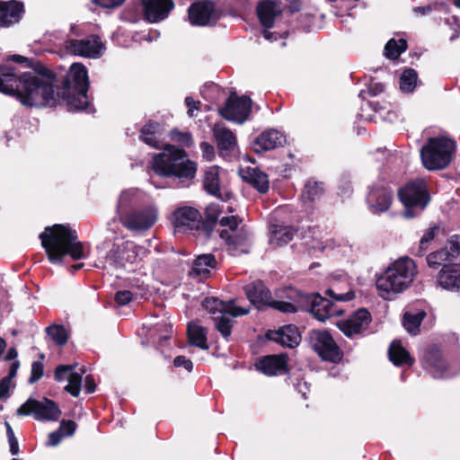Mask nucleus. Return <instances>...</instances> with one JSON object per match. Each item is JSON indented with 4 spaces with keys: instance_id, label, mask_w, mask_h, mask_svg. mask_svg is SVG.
Returning a JSON list of instances; mask_svg holds the SVG:
<instances>
[{
    "instance_id": "24",
    "label": "nucleus",
    "mask_w": 460,
    "mask_h": 460,
    "mask_svg": "<svg viewBox=\"0 0 460 460\" xmlns=\"http://www.w3.org/2000/svg\"><path fill=\"white\" fill-rule=\"evenodd\" d=\"M286 143L284 134L277 129H268L259 135L253 141L255 152H263L282 146Z\"/></svg>"
},
{
    "instance_id": "48",
    "label": "nucleus",
    "mask_w": 460,
    "mask_h": 460,
    "mask_svg": "<svg viewBox=\"0 0 460 460\" xmlns=\"http://www.w3.org/2000/svg\"><path fill=\"white\" fill-rule=\"evenodd\" d=\"M438 231V227L437 226H433L429 227L420 241V253L422 254L428 248V244L435 238L437 232Z\"/></svg>"
},
{
    "instance_id": "35",
    "label": "nucleus",
    "mask_w": 460,
    "mask_h": 460,
    "mask_svg": "<svg viewBox=\"0 0 460 460\" xmlns=\"http://www.w3.org/2000/svg\"><path fill=\"white\" fill-rule=\"evenodd\" d=\"M390 360L395 366H411L414 363L413 358L411 357L409 352L402 347L401 341H394L388 350Z\"/></svg>"
},
{
    "instance_id": "34",
    "label": "nucleus",
    "mask_w": 460,
    "mask_h": 460,
    "mask_svg": "<svg viewBox=\"0 0 460 460\" xmlns=\"http://www.w3.org/2000/svg\"><path fill=\"white\" fill-rule=\"evenodd\" d=\"M213 134L220 150L231 151L235 147L236 137L224 124H215Z\"/></svg>"
},
{
    "instance_id": "22",
    "label": "nucleus",
    "mask_w": 460,
    "mask_h": 460,
    "mask_svg": "<svg viewBox=\"0 0 460 460\" xmlns=\"http://www.w3.org/2000/svg\"><path fill=\"white\" fill-rule=\"evenodd\" d=\"M144 16L149 22L165 19L173 8L172 0H142Z\"/></svg>"
},
{
    "instance_id": "18",
    "label": "nucleus",
    "mask_w": 460,
    "mask_h": 460,
    "mask_svg": "<svg viewBox=\"0 0 460 460\" xmlns=\"http://www.w3.org/2000/svg\"><path fill=\"white\" fill-rule=\"evenodd\" d=\"M76 365H59L55 370V378L58 382L66 380L68 384L65 391L74 397H77L82 388V376L85 370L81 369L80 373L75 371Z\"/></svg>"
},
{
    "instance_id": "59",
    "label": "nucleus",
    "mask_w": 460,
    "mask_h": 460,
    "mask_svg": "<svg viewBox=\"0 0 460 460\" xmlns=\"http://www.w3.org/2000/svg\"><path fill=\"white\" fill-rule=\"evenodd\" d=\"M11 385L12 382H10V378L4 377L0 380V399L9 396Z\"/></svg>"
},
{
    "instance_id": "60",
    "label": "nucleus",
    "mask_w": 460,
    "mask_h": 460,
    "mask_svg": "<svg viewBox=\"0 0 460 460\" xmlns=\"http://www.w3.org/2000/svg\"><path fill=\"white\" fill-rule=\"evenodd\" d=\"M185 103L188 106V115L190 117L195 116L194 111L199 110V102H195L191 97L188 96L185 98Z\"/></svg>"
},
{
    "instance_id": "40",
    "label": "nucleus",
    "mask_w": 460,
    "mask_h": 460,
    "mask_svg": "<svg viewBox=\"0 0 460 460\" xmlns=\"http://www.w3.org/2000/svg\"><path fill=\"white\" fill-rule=\"evenodd\" d=\"M418 83V74L412 68H406L402 73L399 79V87L402 93H412Z\"/></svg>"
},
{
    "instance_id": "52",
    "label": "nucleus",
    "mask_w": 460,
    "mask_h": 460,
    "mask_svg": "<svg viewBox=\"0 0 460 460\" xmlns=\"http://www.w3.org/2000/svg\"><path fill=\"white\" fill-rule=\"evenodd\" d=\"M76 429V423L73 420H63L60 422L59 429L58 431H60V434L63 435V437H71L74 435L75 431Z\"/></svg>"
},
{
    "instance_id": "10",
    "label": "nucleus",
    "mask_w": 460,
    "mask_h": 460,
    "mask_svg": "<svg viewBox=\"0 0 460 460\" xmlns=\"http://www.w3.org/2000/svg\"><path fill=\"white\" fill-rule=\"evenodd\" d=\"M144 250L136 245L133 242H124L121 244H115L109 251L106 256V263L110 266L119 268L127 264H133L142 259Z\"/></svg>"
},
{
    "instance_id": "15",
    "label": "nucleus",
    "mask_w": 460,
    "mask_h": 460,
    "mask_svg": "<svg viewBox=\"0 0 460 460\" xmlns=\"http://www.w3.org/2000/svg\"><path fill=\"white\" fill-rule=\"evenodd\" d=\"M189 20L192 25H212L218 20V14L213 2L208 0L199 1L189 8Z\"/></svg>"
},
{
    "instance_id": "50",
    "label": "nucleus",
    "mask_w": 460,
    "mask_h": 460,
    "mask_svg": "<svg viewBox=\"0 0 460 460\" xmlns=\"http://www.w3.org/2000/svg\"><path fill=\"white\" fill-rule=\"evenodd\" d=\"M269 306L283 313H295L297 310V306L293 303L273 299H271Z\"/></svg>"
},
{
    "instance_id": "2",
    "label": "nucleus",
    "mask_w": 460,
    "mask_h": 460,
    "mask_svg": "<svg viewBox=\"0 0 460 460\" xmlns=\"http://www.w3.org/2000/svg\"><path fill=\"white\" fill-rule=\"evenodd\" d=\"M0 92L15 96L23 105L32 106L53 95L51 80L35 72L18 75L16 68L0 65Z\"/></svg>"
},
{
    "instance_id": "20",
    "label": "nucleus",
    "mask_w": 460,
    "mask_h": 460,
    "mask_svg": "<svg viewBox=\"0 0 460 460\" xmlns=\"http://www.w3.org/2000/svg\"><path fill=\"white\" fill-rule=\"evenodd\" d=\"M307 301L311 305V314L321 322H324L332 316L340 315L342 313L333 302L317 294L308 296Z\"/></svg>"
},
{
    "instance_id": "27",
    "label": "nucleus",
    "mask_w": 460,
    "mask_h": 460,
    "mask_svg": "<svg viewBox=\"0 0 460 460\" xmlns=\"http://www.w3.org/2000/svg\"><path fill=\"white\" fill-rule=\"evenodd\" d=\"M66 84L70 91H88L89 80L86 67L79 63L71 66Z\"/></svg>"
},
{
    "instance_id": "11",
    "label": "nucleus",
    "mask_w": 460,
    "mask_h": 460,
    "mask_svg": "<svg viewBox=\"0 0 460 460\" xmlns=\"http://www.w3.org/2000/svg\"><path fill=\"white\" fill-rule=\"evenodd\" d=\"M119 218L121 224L130 231H146L151 228L157 221L158 210L152 205L142 210L128 212Z\"/></svg>"
},
{
    "instance_id": "51",
    "label": "nucleus",
    "mask_w": 460,
    "mask_h": 460,
    "mask_svg": "<svg viewBox=\"0 0 460 460\" xmlns=\"http://www.w3.org/2000/svg\"><path fill=\"white\" fill-rule=\"evenodd\" d=\"M4 425L6 427V435H7L8 442H9V446H10V452L13 456L17 455L19 452V446H18V441L15 438L13 430L11 425L9 424V422L5 421Z\"/></svg>"
},
{
    "instance_id": "53",
    "label": "nucleus",
    "mask_w": 460,
    "mask_h": 460,
    "mask_svg": "<svg viewBox=\"0 0 460 460\" xmlns=\"http://www.w3.org/2000/svg\"><path fill=\"white\" fill-rule=\"evenodd\" d=\"M44 366L41 361H34L31 365V372L30 376V383H35L40 380L43 376Z\"/></svg>"
},
{
    "instance_id": "13",
    "label": "nucleus",
    "mask_w": 460,
    "mask_h": 460,
    "mask_svg": "<svg viewBox=\"0 0 460 460\" xmlns=\"http://www.w3.org/2000/svg\"><path fill=\"white\" fill-rule=\"evenodd\" d=\"M311 342L314 351L323 359L337 362L341 352L335 341L327 331H314L311 334Z\"/></svg>"
},
{
    "instance_id": "26",
    "label": "nucleus",
    "mask_w": 460,
    "mask_h": 460,
    "mask_svg": "<svg viewBox=\"0 0 460 460\" xmlns=\"http://www.w3.org/2000/svg\"><path fill=\"white\" fill-rule=\"evenodd\" d=\"M268 338L288 348H294L301 341L298 328L293 324L285 325L278 331L270 332Z\"/></svg>"
},
{
    "instance_id": "32",
    "label": "nucleus",
    "mask_w": 460,
    "mask_h": 460,
    "mask_svg": "<svg viewBox=\"0 0 460 460\" xmlns=\"http://www.w3.org/2000/svg\"><path fill=\"white\" fill-rule=\"evenodd\" d=\"M23 12V4L18 1L0 2V24L4 27L18 22Z\"/></svg>"
},
{
    "instance_id": "6",
    "label": "nucleus",
    "mask_w": 460,
    "mask_h": 460,
    "mask_svg": "<svg viewBox=\"0 0 460 460\" xmlns=\"http://www.w3.org/2000/svg\"><path fill=\"white\" fill-rule=\"evenodd\" d=\"M398 197L404 207L402 215L408 219L419 217L430 201L429 187L423 179L408 181L399 189Z\"/></svg>"
},
{
    "instance_id": "36",
    "label": "nucleus",
    "mask_w": 460,
    "mask_h": 460,
    "mask_svg": "<svg viewBox=\"0 0 460 460\" xmlns=\"http://www.w3.org/2000/svg\"><path fill=\"white\" fill-rule=\"evenodd\" d=\"M216 265L217 261L212 254L199 255L193 263L191 274L200 278H207L211 269H214Z\"/></svg>"
},
{
    "instance_id": "44",
    "label": "nucleus",
    "mask_w": 460,
    "mask_h": 460,
    "mask_svg": "<svg viewBox=\"0 0 460 460\" xmlns=\"http://www.w3.org/2000/svg\"><path fill=\"white\" fill-rule=\"evenodd\" d=\"M407 49V42L403 39L390 40L385 47V54L390 59H396Z\"/></svg>"
},
{
    "instance_id": "4",
    "label": "nucleus",
    "mask_w": 460,
    "mask_h": 460,
    "mask_svg": "<svg viewBox=\"0 0 460 460\" xmlns=\"http://www.w3.org/2000/svg\"><path fill=\"white\" fill-rule=\"evenodd\" d=\"M417 275V266L409 257L393 261L376 279L378 295L384 299H392L395 295L409 288Z\"/></svg>"
},
{
    "instance_id": "8",
    "label": "nucleus",
    "mask_w": 460,
    "mask_h": 460,
    "mask_svg": "<svg viewBox=\"0 0 460 460\" xmlns=\"http://www.w3.org/2000/svg\"><path fill=\"white\" fill-rule=\"evenodd\" d=\"M455 143L447 137H432L421 148L420 156L423 165L429 170H439L447 166L451 161Z\"/></svg>"
},
{
    "instance_id": "55",
    "label": "nucleus",
    "mask_w": 460,
    "mask_h": 460,
    "mask_svg": "<svg viewBox=\"0 0 460 460\" xmlns=\"http://www.w3.org/2000/svg\"><path fill=\"white\" fill-rule=\"evenodd\" d=\"M449 255L456 257L460 254V235H453L448 243Z\"/></svg>"
},
{
    "instance_id": "21",
    "label": "nucleus",
    "mask_w": 460,
    "mask_h": 460,
    "mask_svg": "<svg viewBox=\"0 0 460 460\" xmlns=\"http://www.w3.org/2000/svg\"><path fill=\"white\" fill-rule=\"evenodd\" d=\"M367 202L373 212H385L391 206L392 190L385 183L375 184L369 189Z\"/></svg>"
},
{
    "instance_id": "5",
    "label": "nucleus",
    "mask_w": 460,
    "mask_h": 460,
    "mask_svg": "<svg viewBox=\"0 0 460 460\" xmlns=\"http://www.w3.org/2000/svg\"><path fill=\"white\" fill-rule=\"evenodd\" d=\"M202 305L206 311L213 314L216 329L226 339L231 335L234 323L231 317L245 315L250 311L249 308L237 305L235 300L225 302L217 297H207Z\"/></svg>"
},
{
    "instance_id": "9",
    "label": "nucleus",
    "mask_w": 460,
    "mask_h": 460,
    "mask_svg": "<svg viewBox=\"0 0 460 460\" xmlns=\"http://www.w3.org/2000/svg\"><path fill=\"white\" fill-rule=\"evenodd\" d=\"M33 414L37 420L56 421L61 415L58 405L47 398L41 401L28 399L17 410V415L26 416Z\"/></svg>"
},
{
    "instance_id": "16",
    "label": "nucleus",
    "mask_w": 460,
    "mask_h": 460,
    "mask_svg": "<svg viewBox=\"0 0 460 460\" xmlns=\"http://www.w3.org/2000/svg\"><path fill=\"white\" fill-rule=\"evenodd\" d=\"M201 214L192 207H180L176 208L171 217V223L179 232H185L198 228L201 222Z\"/></svg>"
},
{
    "instance_id": "58",
    "label": "nucleus",
    "mask_w": 460,
    "mask_h": 460,
    "mask_svg": "<svg viewBox=\"0 0 460 460\" xmlns=\"http://www.w3.org/2000/svg\"><path fill=\"white\" fill-rule=\"evenodd\" d=\"M433 8L430 4L428 5H422V6H416L412 8V13L415 17H423L429 15L432 12Z\"/></svg>"
},
{
    "instance_id": "54",
    "label": "nucleus",
    "mask_w": 460,
    "mask_h": 460,
    "mask_svg": "<svg viewBox=\"0 0 460 460\" xmlns=\"http://www.w3.org/2000/svg\"><path fill=\"white\" fill-rule=\"evenodd\" d=\"M133 299V294L128 290H119L115 294V301L119 305H126Z\"/></svg>"
},
{
    "instance_id": "1",
    "label": "nucleus",
    "mask_w": 460,
    "mask_h": 460,
    "mask_svg": "<svg viewBox=\"0 0 460 460\" xmlns=\"http://www.w3.org/2000/svg\"><path fill=\"white\" fill-rule=\"evenodd\" d=\"M163 130L158 123L149 122L141 129L140 138L146 145L164 151L154 155L151 168L159 176L192 180L197 164L188 158L183 149L163 142Z\"/></svg>"
},
{
    "instance_id": "23",
    "label": "nucleus",
    "mask_w": 460,
    "mask_h": 460,
    "mask_svg": "<svg viewBox=\"0 0 460 460\" xmlns=\"http://www.w3.org/2000/svg\"><path fill=\"white\" fill-rule=\"evenodd\" d=\"M243 290L250 303L258 309L269 306L272 299L270 290L260 280L245 285Z\"/></svg>"
},
{
    "instance_id": "12",
    "label": "nucleus",
    "mask_w": 460,
    "mask_h": 460,
    "mask_svg": "<svg viewBox=\"0 0 460 460\" xmlns=\"http://www.w3.org/2000/svg\"><path fill=\"white\" fill-rule=\"evenodd\" d=\"M252 108V100L249 97H238L231 94L224 107L219 109L220 115L233 122L243 124L249 117Z\"/></svg>"
},
{
    "instance_id": "29",
    "label": "nucleus",
    "mask_w": 460,
    "mask_h": 460,
    "mask_svg": "<svg viewBox=\"0 0 460 460\" xmlns=\"http://www.w3.org/2000/svg\"><path fill=\"white\" fill-rule=\"evenodd\" d=\"M226 174V172L217 165L208 167L203 176V186L206 191L219 197Z\"/></svg>"
},
{
    "instance_id": "17",
    "label": "nucleus",
    "mask_w": 460,
    "mask_h": 460,
    "mask_svg": "<svg viewBox=\"0 0 460 460\" xmlns=\"http://www.w3.org/2000/svg\"><path fill=\"white\" fill-rule=\"evenodd\" d=\"M370 322V313L366 309H359L348 319L339 321L337 326L344 335L353 338L365 332Z\"/></svg>"
},
{
    "instance_id": "43",
    "label": "nucleus",
    "mask_w": 460,
    "mask_h": 460,
    "mask_svg": "<svg viewBox=\"0 0 460 460\" xmlns=\"http://www.w3.org/2000/svg\"><path fill=\"white\" fill-rule=\"evenodd\" d=\"M426 313L420 311L416 314L406 313L403 316V326L411 334H417Z\"/></svg>"
},
{
    "instance_id": "45",
    "label": "nucleus",
    "mask_w": 460,
    "mask_h": 460,
    "mask_svg": "<svg viewBox=\"0 0 460 460\" xmlns=\"http://www.w3.org/2000/svg\"><path fill=\"white\" fill-rule=\"evenodd\" d=\"M46 332L57 345L62 346L67 341L68 333L62 325H50L46 329Z\"/></svg>"
},
{
    "instance_id": "63",
    "label": "nucleus",
    "mask_w": 460,
    "mask_h": 460,
    "mask_svg": "<svg viewBox=\"0 0 460 460\" xmlns=\"http://www.w3.org/2000/svg\"><path fill=\"white\" fill-rule=\"evenodd\" d=\"M63 438L64 437L62 434H60V431H53L49 435L48 445L50 447L58 446Z\"/></svg>"
},
{
    "instance_id": "14",
    "label": "nucleus",
    "mask_w": 460,
    "mask_h": 460,
    "mask_svg": "<svg viewBox=\"0 0 460 460\" xmlns=\"http://www.w3.org/2000/svg\"><path fill=\"white\" fill-rule=\"evenodd\" d=\"M66 49L69 53L89 58H98L103 53L105 47L99 37L90 36L83 40H69L66 41Z\"/></svg>"
},
{
    "instance_id": "37",
    "label": "nucleus",
    "mask_w": 460,
    "mask_h": 460,
    "mask_svg": "<svg viewBox=\"0 0 460 460\" xmlns=\"http://www.w3.org/2000/svg\"><path fill=\"white\" fill-rule=\"evenodd\" d=\"M294 237V230L286 226H272L270 227V243L275 247L282 246Z\"/></svg>"
},
{
    "instance_id": "56",
    "label": "nucleus",
    "mask_w": 460,
    "mask_h": 460,
    "mask_svg": "<svg viewBox=\"0 0 460 460\" xmlns=\"http://www.w3.org/2000/svg\"><path fill=\"white\" fill-rule=\"evenodd\" d=\"M200 149L202 152V157L207 161H212L215 157L214 146L208 142L200 143Z\"/></svg>"
},
{
    "instance_id": "38",
    "label": "nucleus",
    "mask_w": 460,
    "mask_h": 460,
    "mask_svg": "<svg viewBox=\"0 0 460 460\" xmlns=\"http://www.w3.org/2000/svg\"><path fill=\"white\" fill-rule=\"evenodd\" d=\"M141 191L137 189H129L121 192L119 198L118 205H117V215L118 217H121L122 215L128 213V208L140 201Z\"/></svg>"
},
{
    "instance_id": "7",
    "label": "nucleus",
    "mask_w": 460,
    "mask_h": 460,
    "mask_svg": "<svg viewBox=\"0 0 460 460\" xmlns=\"http://www.w3.org/2000/svg\"><path fill=\"white\" fill-rule=\"evenodd\" d=\"M242 220L236 216H222L219 224L223 227L220 238L226 242L227 251L233 256L249 252L250 233L244 226H240Z\"/></svg>"
},
{
    "instance_id": "62",
    "label": "nucleus",
    "mask_w": 460,
    "mask_h": 460,
    "mask_svg": "<svg viewBox=\"0 0 460 460\" xmlns=\"http://www.w3.org/2000/svg\"><path fill=\"white\" fill-rule=\"evenodd\" d=\"M385 85L381 83L371 81L368 85V92L371 95H377L384 92Z\"/></svg>"
},
{
    "instance_id": "61",
    "label": "nucleus",
    "mask_w": 460,
    "mask_h": 460,
    "mask_svg": "<svg viewBox=\"0 0 460 460\" xmlns=\"http://www.w3.org/2000/svg\"><path fill=\"white\" fill-rule=\"evenodd\" d=\"M125 0H93L94 3L104 8H114L120 5Z\"/></svg>"
},
{
    "instance_id": "25",
    "label": "nucleus",
    "mask_w": 460,
    "mask_h": 460,
    "mask_svg": "<svg viewBox=\"0 0 460 460\" xmlns=\"http://www.w3.org/2000/svg\"><path fill=\"white\" fill-rule=\"evenodd\" d=\"M288 358L285 354L264 357L256 363L258 370L267 376H277L286 373Z\"/></svg>"
},
{
    "instance_id": "42",
    "label": "nucleus",
    "mask_w": 460,
    "mask_h": 460,
    "mask_svg": "<svg viewBox=\"0 0 460 460\" xmlns=\"http://www.w3.org/2000/svg\"><path fill=\"white\" fill-rule=\"evenodd\" d=\"M67 105L71 110H84L89 102L87 91H72L67 94Z\"/></svg>"
},
{
    "instance_id": "19",
    "label": "nucleus",
    "mask_w": 460,
    "mask_h": 460,
    "mask_svg": "<svg viewBox=\"0 0 460 460\" xmlns=\"http://www.w3.org/2000/svg\"><path fill=\"white\" fill-rule=\"evenodd\" d=\"M327 293L336 301H350L355 297L350 279L343 271L335 272L332 275L331 287Z\"/></svg>"
},
{
    "instance_id": "49",
    "label": "nucleus",
    "mask_w": 460,
    "mask_h": 460,
    "mask_svg": "<svg viewBox=\"0 0 460 460\" xmlns=\"http://www.w3.org/2000/svg\"><path fill=\"white\" fill-rule=\"evenodd\" d=\"M172 334V325L167 323H158L154 330V336L157 337L159 341L168 340Z\"/></svg>"
},
{
    "instance_id": "3",
    "label": "nucleus",
    "mask_w": 460,
    "mask_h": 460,
    "mask_svg": "<svg viewBox=\"0 0 460 460\" xmlns=\"http://www.w3.org/2000/svg\"><path fill=\"white\" fill-rule=\"evenodd\" d=\"M40 239L51 263L62 262L66 255L74 260H81L87 255L84 243L78 241L76 231L68 226H47Z\"/></svg>"
},
{
    "instance_id": "57",
    "label": "nucleus",
    "mask_w": 460,
    "mask_h": 460,
    "mask_svg": "<svg viewBox=\"0 0 460 460\" xmlns=\"http://www.w3.org/2000/svg\"><path fill=\"white\" fill-rule=\"evenodd\" d=\"M173 365L176 367H183L190 372L193 368V364L190 359L186 358L184 356H178L173 360Z\"/></svg>"
},
{
    "instance_id": "46",
    "label": "nucleus",
    "mask_w": 460,
    "mask_h": 460,
    "mask_svg": "<svg viewBox=\"0 0 460 460\" xmlns=\"http://www.w3.org/2000/svg\"><path fill=\"white\" fill-rule=\"evenodd\" d=\"M322 183L316 181H308L302 193L305 201L313 202L316 200L323 193Z\"/></svg>"
},
{
    "instance_id": "64",
    "label": "nucleus",
    "mask_w": 460,
    "mask_h": 460,
    "mask_svg": "<svg viewBox=\"0 0 460 460\" xmlns=\"http://www.w3.org/2000/svg\"><path fill=\"white\" fill-rule=\"evenodd\" d=\"M84 387L88 394H92L95 391V382L92 376L88 375L85 376Z\"/></svg>"
},
{
    "instance_id": "30",
    "label": "nucleus",
    "mask_w": 460,
    "mask_h": 460,
    "mask_svg": "<svg viewBox=\"0 0 460 460\" xmlns=\"http://www.w3.org/2000/svg\"><path fill=\"white\" fill-rule=\"evenodd\" d=\"M423 365L432 372L433 376L436 378L449 376L447 372V364L443 360L440 351L436 348L429 349L425 352Z\"/></svg>"
},
{
    "instance_id": "31",
    "label": "nucleus",
    "mask_w": 460,
    "mask_h": 460,
    "mask_svg": "<svg viewBox=\"0 0 460 460\" xmlns=\"http://www.w3.org/2000/svg\"><path fill=\"white\" fill-rule=\"evenodd\" d=\"M282 8L279 3L271 0H262L258 4L257 14L263 27H273L275 18L280 14Z\"/></svg>"
},
{
    "instance_id": "47",
    "label": "nucleus",
    "mask_w": 460,
    "mask_h": 460,
    "mask_svg": "<svg viewBox=\"0 0 460 460\" xmlns=\"http://www.w3.org/2000/svg\"><path fill=\"white\" fill-rule=\"evenodd\" d=\"M451 258L447 247L431 252L427 257V262L430 268L437 269Z\"/></svg>"
},
{
    "instance_id": "41",
    "label": "nucleus",
    "mask_w": 460,
    "mask_h": 460,
    "mask_svg": "<svg viewBox=\"0 0 460 460\" xmlns=\"http://www.w3.org/2000/svg\"><path fill=\"white\" fill-rule=\"evenodd\" d=\"M234 208L232 205H227L225 202H214L206 208L205 216L207 220L215 222L222 214L233 213Z\"/></svg>"
},
{
    "instance_id": "33",
    "label": "nucleus",
    "mask_w": 460,
    "mask_h": 460,
    "mask_svg": "<svg viewBox=\"0 0 460 460\" xmlns=\"http://www.w3.org/2000/svg\"><path fill=\"white\" fill-rule=\"evenodd\" d=\"M240 176L261 193H265L269 190V180L266 173L256 167H242L239 170Z\"/></svg>"
},
{
    "instance_id": "39",
    "label": "nucleus",
    "mask_w": 460,
    "mask_h": 460,
    "mask_svg": "<svg viewBox=\"0 0 460 460\" xmlns=\"http://www.w3.org/2000/svg\"><path fill=\"white\" fill-rule=\"evenodd\" d=\"M188 337L190 343L202 349H208L207 331L196 323L188 325Z\"/></svg>"
},
{
    "instance_id": "28",
    "label": "nucleus",
    "mask_w": 460,
    "mask_h": 460,
    "mask_svg": "<svg viewBox=\"0 0 460 460\" xmlns=\"http://www.w3.org/2000/svg\"><path fill=\"white\" fill-rule=\"evenodd\" d=\"M438 283L444 289L460 293V264L444 265L438 273Z\"/></svg>"
}]
</instances>
